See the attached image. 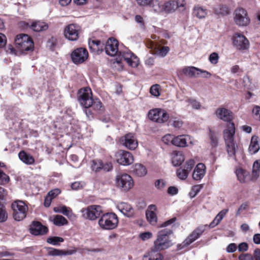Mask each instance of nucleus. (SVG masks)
<instances>
[{
  "label": "nucleus",
  "mask_w": 260,
  "mask_h": 260,
  "mask_svg": "<svg viewBox=\"0 0 260 260\" xmlns=\"http://www.w3.org/2000/svg\"><path fill=\"white\" fill-rule=\"evenodd\" d=\"M118 41L113 38H110L107 40L106 43L105 47V52L107 54L111 56L117 55L118 53ZM119 53L120 56H121V58L120 59V60L123 58L129 66L133 68H136L138 66L139 59L138 57L132 52L126 51L123 52L122 53L120 52H119Z\"/></svg>",
  "instance_id": "nucleus-1"
},
{
  "label": "nucleus",
  "mask_w": 260,
  "mask_h": 260,
  "mask_svg": "<svg viewBox=\"0 0 260 260\" xmlns=\"http://www.w3.org/2000/svg\"><path fill=\"white\" fill-rule=\"evenodd\" d=\"M172 232L170 230L165 229L159 231L157 233V239L154 241V249L159 251L168 248L172 245L170 240L169 235Z\"/></svg>",
  "instance_id": "nucleus-2"
},
{
  "label": "nucleus",
  "mask_w": 260,
  "mask_h": 260,
  "mask_svg": "<svg viewBox=\"0 0 260 260\" xmlns=\"http://www.w3.org/2000/svg\"><path fill=\"white\" fill-rule=\"evenodd\" d=\"M235 133V127L234 123H230L223 132L227 152L231 156H233L236 152V145L234 142Z\"/></svg>",
  "instance_id": "nucleus-3"
},
{
  "label": "nucleus",
  "mask_w": 260,
  "mask_h": 260,
  "mask_svg": "<svg viewBox=\"0 0 260 260\" xmlns=\"http://www.w3.org/2000/svg\"><path fill=\"white\" fill-rule=\"evenodd\" d=\"M118 219L115 213H108L103 214L99 220L98 224L103 230H111L116 228Z\"/></svg>",
  "instance_id": "nucleus-4"
},
{
  "label": "nucleus",
  "mask_w": 260,
  "mask_h": 260,
  "mask_svg": "<svg viewBox=\"0 0 260 260\" xmlns=\"http://www.w3.org/2000/svg\"><path fill=\"white\" fill-rule=\"evenodd\" d=\"M16 48L21 52L32 50L34 43L31 38L27 35L19 34L17 35L15 40Z\"/></svg>",
  "instance_id": "nucleus-5"
},
{
  "label": "nucleus",
  "mask_w": 260,
  "mask_h": 260,
  "mask_svg": "<svg viewBox=\"0 0 260 260\" xmlns=\"http://www.w3.org/2000/svg\"><path fill=\"white\" fill-rule=\"evenodd\" d=\"M11 207L13 211V217L15 220L20 221L26 217L28 207L24 202L15 201L12 204Z\"/></svg>",
  "instance_id": "nucleus-6"
},
{
  "label": "nucleus",
  "mask_w": 260,
  "mask_h": 260,
  "mask_svg": "<svg viewBox=\"0 0 260 260\" xmlns=\"http://www.w3.org/2000/svg\"><path fill=\"white\" fill-rule=\"evenodd\" d=\"M115 183L117 187L123 191H128L133 185V180L131 176L126 173H119L115 178Z\"/></svg>",
  "instance_id": "nucleus-7"
},
{
  "label": "nucleus",
  "mask_w": 260,
  "mask_h": 260,
  "mask_svg": "<svg viewBox=\"0 0 260 260\" xmlns=\"http://www.w3.org/2000/svg\"><path fill=\"white\" fill-rule=\"evenodd\" d=\"M83 216L86 219L94 220L100 217L103 211L99 205H91L81 210Z\"/></svg>",
  "instance_id": "nucleus-8"
},
{
  "label": "nucleus",
  "mask_w": 260,
  "mask_h": 260,
  "mask_svg": "<svg viewBox=\"0 0 260 260\" xmlns=\"http://www.w3.org/2000/svg\"><path fill=\"white\" fill-rule=\"evenodd\" d=\"M78 97L81 106L85 108L91 107L92 104V98L90 88L86 87L80 89L78 91Z\"/></svg>",
  "instance_id": "nucleus-9"
},
{
  "label": "nucleus",
  "mask_w": 260,
  "mask_h": 260,
  "mask_svg": "<svg viewBox=\"0 0 260 260\" xmlns=\"http://www.w3.org/2000/svg\"><path fill=\"white\" fill-rule=\"evenodd\" d=\"M88 52L85 48L79 47L74 49L71 54L72 61L75 64L84 62L88 58Z\"/></svg>",
  "instance_id": "nucleus-10"
},
{
  "label": "nucleus",
  "mask_w": 260,
  "mask_h": 260,
  "mask_svg": "<svg viewBox=\"0 0 260 260\" xmlns=\"http://www.w3.org/2000/svg\"><path fill=\"white\" fill-rule=\"evenodd\" d=\"M148 117L153 121L162 123L166 122L169 119V116L165 110L156 108L149 111Z\"/></svg>",
  "instance_id": "nucleus-11"
},
{
  "label": "nucleus",
  "mask_w": 260,
  "mask_h": 260,
  "mask_svg": "<svg viewBox=\"0 0 260 260\" xmlns=\"http://www.w3.org/2000/svg\"><path fill=\"white\" fill-rule=\"evenodd\" d=\"M120 144L126 149L134 150L138 146V142L135 135L133 133H128L120 139Z\"/></svg>",
  "instance_id": "nucleus-12"
},
{
  "label": "nucleus",
  "mask_w": 260,
  "mask_h": 260,
  "mask_svg": "<svg viewBox=\"0 0 260 260\" xmlns=\"http://www.w3.org/2000/svg\"><path fill=\"white\" fill-rule=\"evenodd\" d=\"M117 162L123 166H129L132 164L134 160L133 154L127 151L120 150L115 154Z\"/></svg>",
  "instance_id": "nucleus-13"
},
{
  "label": "nucleus",
  "mask_w": 260,
  "mask_h": 260,
  "mask_svg": "<svg viewBox=\"0 0 260 260\" xmlns=\"http://www.w3.org/2000/svg\"><path fill=\"white\" fill-rule=\"evenodd\" d=\"M147 47L151 49L152 53L157 56L164 57L167 55L170 48L168 46L161 47L155 41L148 40Z\"/></svg>",
  "instance_id": "nucleus-14"
},
{
  "label": "nucleus",
  "mask_w": 260,
  "mask_h": 260,
  "mask_svg": "<svg viewBox=\"0 0 260 260\" xmlns=\"http://www.w3.org/2000/svg\"><path fill=\"white\" fill-rule=\"evenodd\" d=\"M80 27L75 24L67 25L64 29V37L70 41H76L79 38Z\"/></svg>",
  "instance_id": "nucleus-15"
},
{
  "label": "nucleus",
  "mask_w": 260,
  "mask_h": 260,
  "mask_svg": "<svg viewBox=\"0 0 260 260\" xmlns=\"http://www.w3.org/2000/svg\"><path fill=\"white\" fill-rule=\"evenodd\" d=\"M215 114L219 119L224 121L229 122L228 125L232 123L231 121L233 119V114L229 110L224 108H219L216 110ZM228 126V125H227V126Z\"/></svg>",
  "instance_id": "nucleus-16"
},
{
  "label": "nucleus",
  "mask_w": 260,
  "mask_h": 260,
  "mask_svg": "<svg viewBox=\"0 0 260 260\" xmlns=\"http://www.w3.org/2000/svg\"><path fill=\"white\" fill-rule=\"evenodd\" d=\"M47 232V228L38 221L33 222L30 228V232L35 236L42 235Z\"/></svg>",
  "instance_id": "nucleus-17"
},
{
  "label": "nucleus",
  "mask_w": 260,
  "mask_h": 260,
  "mask_svg": "<svg viewBox=\"0 0 260 260\" xmlns=\"http://www.w3.org/2000/svg\"><path fill=\"white\" fill-rule=\"evenodd\" d=\"M157 207L155 205H149L146 211V216L148 222L154 225L157 222V217L155 213Z\"/></svg>",
  "instance_id": "nucleus-18"
},
{
  "label": "nucleus",
  "mask_w": 260,
  "mask_h": 260,
  "mask_svg": "<svg viewBox=\"0 0 260 260\" xmlns=\"http://www.w3.org/2000/svg\"><path fill=\"white\" fill-rule=\"evenodd\" d=\"M117 208L120 212L128 217H132L134 214V209L127 203H120L117 205Z\"/></svg>",
  "instance_id": "nucleus-19"
},
{
  "label": "nucleus",
  "mask_w": 260,
  "mask_h": 260,
  "mask_svg": "<svg viewBox=\"0 0 260 260\" xmlns=\"http://www.w3.org/2000/svg\"><path fill=\"white\" fill-rule=\"evenodd\" d=\"M164 256L160 253V251L154 249L152 247L150 251L146 253L143 257V260H163Z\"/></svg>",
  "instance_id": "nucleus-20"
},
{
  "label": "nucleus",
  "mask_w": 260,
  "mask_h": 260,
  "mask_svg": "<svg viewBox=\"0 0 260 260\" xmlns=\"http://www.w3.org/2000/svg\"><path fill=\"white\" fill-rule=\"evenodd\" d=\"M206 173V166L204 164H198L194 168L192 178L196 180H200L205 176Z\"/></svg>",
  "instance_id": "nucleus-21"
},
{
  "label": "nucleus",
  "mask_w": 260,
  "mask_h": 260,
  "mask_svg": "<svg viewBox=\"0 0 260 260\" xmlns=\"http://www.w3.org/2000/svg\"><path fill=\"white\" fill-rule=\"evenodd\" d=\"M234 21L236 24L244 25V9L242 7L237 8L234 13Z\"/></svg>",
  "instance_id": "nucleus-22"
},
{
  "label": "nucleus",
  "mask_w": 260,
  "mask_h": 260,
  "mask_svg": "<svg viewBox=\"0 0 260 260\" xmlns=\"http://www.w3.org/2000/svg\"><path fill=\"white\" fill-rule=\"evenodd\" d=\"M26 26L31 28L35 31H41L46 30L48 28V25L44 22L41 21H36L32 22L30 25L28 23H26Z\"/></svg>",
  "instance_id": "nucleus-23"
},
{
  "label": "nucleus",
  "mask_w": 260,
  "mask_h": 260,
  "mask_svg": "<svg viewBox=\"0 0 260 260\" xmlns=\"http://www.w3.org/2000/svg\"><path fill=\"white\" fill-rule=\"evenodd\" d=\"M184 156L181 151H174L171 154L172 163L174 166H179L184 160Z\"/></svg>",
  "instance_id": "nucleus-24"
},
{
  "label": "nucleus",
  "mask_w": 260,
  "mask_h": 260,
  "mask_svg": "<svg viewBox=\"0 0 260 260\" xmlns=\"http://www.w3.org/2000/svg\"><path fill=\"white\" fill-rule=\"evenodd\" d=\"M61 191L59 189L55 188L50 190L46 197L44 201V206L48 207L50 206L52 200L56 198L60 193Z\"/></svg>",
  "instance_id": "nucleus-25"
},
{
  "label": "nucleus",
  "mask_w": 260,
  "mask_h": 260,
  "mask_svg": "<svg viewBox=\"0 0 260 260\" xmlns=\"http://www.w3.org/2000/svg\"><path fill=\"white\" fill-rule=\"evenodd\" d=\"M234 46L238 50H242L244 46V36L240 33H236L233 37Z\"/></svg>",
  "instance_id": "nucleus-26"
},
{
  "label": "nucleus",
  "mask_w": 260,
  "mask_h": 260,
  "mask_svg": "<svg viewBox=\"0 0 260 260\" xmlns=\"http://www.w3.org/2000/svg\"><path fill=\"white\" fill-rule=\"evenodd\" d=\"M19 157L21 161H22L25 164L31 165L34 164L35 159L34 157L26 153L24 151H21L18 154Z\"/></svg>",
  "instance_id": "nucleus-27"
},
{
  "label": "nucleus",
  "mask_w": 260,
  "mask_h": 260,
  "mask_svg": "<svg viewBox=\"0 0 260 260\" xmlns=\"http://www.w3.org/2000/svg\"><path fill=\"white\" fill-rule=\"evenodd\" d=\"M176 1H169L164 3V12L167 14L174 13L177 10Z\"/></svg>",
  "instance_id": "nucleus-28"
},
{
  "label": "nucleus",
  "mask_w": 260,
  "mask_h": 260,
  "mask_svg": "<svg viewBox=\"0 0 260 260\" xmlns=\"http://www.w3.org/2000/svg\"><path fill=\"white\" fill-rule=\"evenodd\" d=\"M173 145L180 147H184L187 146V139L185 135H179L174 137Z\"/></svg>",
  "instance_id": "nucleus-29"
},
{
  "label": "nucleus",
  "mask_w": 260,
  "mask_h": 260,
  "mask_svg": "<svg viewBox=\"0 0 260 260\" xmlns=\"http://www.w3.org/2000/svg\"><path fill=\"white\" fill-rule=\"evenodd\" d=\"M257 140L258 137L256 136H254L251 138V143L248 148V151L251 154H255L259 149Z\"/></svg>",
  "instance_id": "nucleus-30"
},
{
  "label": "nucleus",
  "mask_w": 260,
  "mask_h": 260,
  "mask_svg": "<svg viewBox=\"0 0 260 260\" xmlns=\"http://www.w3.org/2000/svg\"><path fill=\"white\" fill-rule=\"evenodd\" d=\"M199 69L193 67L185 68L183 69V73L190 77H199Z\"/></svg>",
  "instance_id": "nucleus-31"
},
{
  "label": "nucleus",
  "mask_w": 260,
  "mask_h": 260,
  "mask_svg": "<svg viewBox=\"0 0 260 260\" xmlns=\"http://www.w3.org/2000/svg\"><path fill=\"white\" fill-rule=\"evenodd\" d=\"M148 7H150L155 12L158 13L164 12V3H161L158 0H153Z\"/></svg>",
  "instance_id": "nucleus-32"
},
{
  "label": "nucleus",
  "mask_w": 260,
  "mask_h": 260,
  "mask_svg": "<svg viewBox=\"0 0 260 260\" xmlns=\"http://www.w3.org/2000/svg\"><path fill=\"white\" fill-rule=\"evenodd\" d=\"M134 172L139 177H143L146 175L147 170L146 168L140 164H137L134 166Z\"/></svg>",
  "instance_id": "nucleus-33"
},
{
  "label": "nucleus",
  "mask_w": 260,
  "mask_h": 260,
  "mask_svg": "<svg viewBox=\"0 0 260 260\" xmlns=\"http://www.w3.org/2000/svg\"><path fill=\"white\" fill-rule=\"evenodd\" d=\"M193 15L199 19H202L207 15V11L199 6H195L193 9Z\"/></svg>",
  "instance_id": "nucleus-34"
},
{
  "label": "nucleus",
  "mask_w": 260,
  "mask_h": 260,
  "mask_svg": "<svg viewBox=\"0 0 260 260\" xmlns=\"http://www.w3.org/2000/svg\"><path fill=\"white\" fill-rule=\"evenodd\" d=\"M230 9L225 5H220L215 8V13L218 15L223 16L230 13Z\"/></svg>",
  "instance_id": "nucleus-35"
},
{
  "label": "nucleus",
  "mask_w": 260,
  "mask_h": 260,
  "mask_svg": "<svg viewBox=\"0 0 260 260\" xmlns=\"http://www.w3.org/2000/svg\"><path fill=\"white\" fill-rule=\"evenodd\" d=\"M54 211L56 213H61L66 216H68L71 212V209L65 206L54 207Z\"/></svg>",
  "instance_id": "nucleus-36"
},
{
  "label": "nucleus",
  "mask_w": 260,
  "mask_h": 260,
  "mask_svg": "<svg viewBox=\"0 0 260 260\" xmlns=\"http://www.w3.org/2000/svg\"><path fill=\"white\" fill-rule=\"evenodd\" d=\"M53 223L57 226H61L67 224L68 221L62 216L57 215L54 218Z\"/></svg>",
  "instance_id": "nucleus-37"
},
{
  "label": "nucleus",
  "mask_w": 260,
  "mask_h": 260,
  "mask_svg": "<svg viewBox=\"0 0 260 260\" xmlns=\"http://www.w3.org/2000/svg\"><path fill=\"white\" fill-rule=\"evenodd\" d=\"M193 231L183 242L184 246H187L194 241L199 236Z\"/></svg>",
  "instance_id": "nucleus-38"
},
{
  "label": "nucleus",
  "mask_w": 260,
  "mask_h": 260,
  "mask_svg": "<svg viewBox=\"0 0 260 260\" xmlns=\"http://www.w3.org/2000/svg\"><path fill=\"white\" fill-rule=\"evenodd\" d=\"M209 136L210 140V143L213 147H215L218 145V138L216 134L213 131L210 130Z\"/></svg>",
  "instance_id": "nucleus-39"
},
{
  "label": "nucleus",
  "mask_w": 260,
  "mask_h": 260,
  "mask_svg": "<svg viewBox=\"0 0 260 260\" xmlns=\"http://www.w3.org/2000/svg\"><path fill=\"white\" fill-rule=\"evenodd\" d=\"M64 239L59 237H50L47 238V242L53 245H59L60 242H63Z\"/></svg>",
  "instance_id": "nucleus-40"
},
{
  "label": "nucleus",
  "mask_w": 260,
  "mask_h": 260,
  "mask_svg": "<svg viewBox=\"0 0 260 260\" xmlns=\"http://www.w3.org/2000/svg\"><path fill=\"white\" fill-rule=\"evenodd\" d=\"M235 173L238 180L243 182L244 181V171L242 166H239L236 168Z\"/></svg>",
  "instance_id": "nucleus-41"
},
{
  "label": "nucleus",
  "mask_w": 260,
  "mask_h": 260,
  "mask_svg": "<svg viewBox=\"0 0 260 260\" xmlns=\"http://www.w3.org/2000/svg\"><path fill=\"white\" fill-rule=\"evenodd\" d=\"M92 108L98 112L103 111V108L102 107V103L99 100L93 101L92 100V104L91 106Z\"/></svg>",
  "instance_id": "nucleus-42"
},
{
  "label": "nucleus",
  "mask_w": 260,
  "mask_h": 260,
  "mask_svg": "<svg viewBox=\"0 0 260 260\" xmlns=\"http://www.w3.org/2000/svg\"><path fill=\"white\" fill-rule=\"evenodd\" d=\"M188 173L183 168H180L177 170V175L181 180H185L188 175Z\"/></svg>",
  "instance_id": "nucleus-43"
},
{
  "label": "nucleus",
  "mask_w": 260,
  "mask_h": 260,
  "mask_svg": "<svg viewBox=\"0 0 260 260\" xmlns=\"http://www.w3.org/2000/svg\"><path fill=\"white\" fill-rule=\"evenodd\" d=\"M47 253L49 255L51 256L62 255L63 250L53 248H49L48 249Z\"/></svg>",
  "instance_id": "nucleus-44"
},
{
  "label": "nucleus",
  "mask_w": 260,
  "mask_h": 260,
  "mask_svg": "<svg viewBox=\"0 0 260 260\" xmlns=\"http://www.w3.org/2000/svg\"><path fill=\"white\" fill-rule=\"evenodd\" d=\"M137 5L141 7L145 8L148 7L153 0H135Z\"/></svg>",
  "instance_id": "nucleus-45"
},
{
  "label": "nucleus",
  "mask_w": 260,
  "mask_h": 260,
  "mask_svg": "<svg viewBox=\"0 0 260 260\" xmlns=\"http://www.w3.org/2000/svg\"><path fill=\"white\" fill-rule=\"evenodd\" d=\"M194 165V161L193 159H189L186 161L185 163L183 169L186 170L188 173L193 168Z\"/></svg>",
  "instance_id": "nucleus-46"
},
{
  "label": "nucleus",
  "mask_w": 260,
  "mask_h": 260,
  "mask_svg": "<svg viewBox=\"0 0 260 260\" xmlns=\"http://www.w3.org/2000/svg\"><path fill=\"white\" fill-rule=\"evenodd\" d=\"M174 136L170 134H167L164 136L162 138V142L166 144L169 145L171 144L173 145Z\"/></svg>",
  "instance_id": "nucleus-47"
},
{
  "label": "nucleus",
  "mask_w": 260,
  "mask_h": 260,
  "mask_svg": "<svg viewBox=\"0 0 260 260\" xmlns=\"http://www.w3.org/2000/svg\"><path fill=\"white\" fill-rule=\"evenodd\" d=\"M150 92L154 96H158L160 95L159 86L158 84L152 85L150 89Z\"/></svg>",
  "instance_id": "nucleus-48"
},
{
  "label": "nucleus",
  "mask_w": 260,
  "mask_h": 260,
  "mask_svg": "<svg viewBox=\"0 0 260 260\" xmlns=\"http://www.w3.org/2000/svg\"><path fill=\"white\" fill-rule=\"evenodd\" d=\"M102 161L101 160L94 161H92V165L91 166V168L93 171L95 172H98L100 170H102Z\"/></svg>",
  "instance_id": "nucleus-49"
},
{
  "label": "nucleus",
  "mask_w": 260,
  "mask_h": 260,
  "mask_svg": "<svg viewBox=\"0 0 260 260\" xmlns=\"http://www.w3.org/2000/svg\"><path fill=\"white\" fill-rule=\"evenodd\" d=\"M218 54L216 52H213L209 55V60L213 64H216L218 61Z\"/></svg>",
  "instance_id": "nucleus-50"
},
{
  "label": "nucleus",
  "mask_w": 260,
  "mask_h": 260,
  "mask_svg": "<svg viewBox=\"0 0 260 260\" xmlns=\"http://www.w3.org/2000/svg\"><path fill=\"white\" fill-rule=\"evenodd\" d=\"M85 185V184L84 182L77 181L73 183L71 186L72 189L78 190L82 188Z\"/></svg>",
  "instance_id": "nucleus-51"
},
{
  "label": "nucleus",
  "mask_w": 260,
  "mask_h": 260,
  "mask_svg": "<svg viewBox=\"0 0 260 260\" xmlns=\"http://www.w3.org/2000/svg\"><path fill=\"white\" fill-rule=\"evenodd\" d=\"M9 181V177L0 169V184H4Z\"/></svg>",
  "instance_id": "nucleus-52"
},
{
  "label": "nucleus",
  "mask_w": 260,
  "mask_h": 260,
  "mask_svg": "<svg viewBox=\"0 0 260 260\" xmlns=\"http://www.w3.org/2000/svg\"><path fill=\"white\" fill-rule=\"evenodd\" d=\"M202 187V185H197L192 187L191 191L190 192V196L191 197H194L200 191Z\"/></svg>",
  "instance_id": "nucleus-53"
},
{
  "label": "nucleus",
  "mask_w": 260,
  "mask_h": 260,
  "mask_svg": "<svg viewBox=\"0 0 260 260\" xmlns=\"http://www.w3.org/2000/svg\"><path fill=\"white\" fill-rule=\"evenodd\" d=\"M166 186V182L162 179H158L155 182V186L158 189H162Z\"/></svg>",
  "instance_id": "nucleus-54"
},
{
  "label": "nucleus",
  "mask_w": 260,
  "mask_h": 260,
  "mask_svg": "<svg viewBox=\"0 0 260 260\" xmlns=\"http://www.w3.org/2000/svg\"><path fill=\"white\" fill-rule=\"evenodd\" d=\"M187 102L190 104L193 108L196 109H199L200 108L201 104L196 100L193 99H188Z\"/></svg>",
  "instance_id": "nucleus-55"
},
{
  "label": "nucleus",
  "mask_w": 260,
  "mask_h": 260,
  "mask_svg": "<svg viewBox=\"0 0 260 260\" xmlns=\"http://www.w3.org/2000/svg\"><path fill=\"white\" fill-rule=\"evenodd\" d=\"M222 218H221L219 215L217 214L214 219L211 222L209 225V227L210 228H213L218 225L220 222L222 220Z\"/></svg>",
  "instance_id": "nucleus-56"
},
{
  "label": "nucleus",
  "mask_w": 260,
  "mask_h": 260,
  "mask_svg": "<svg viewBox=\"0 0 260 260\" xmlns=\"http://www.w3.org/2000/svg\"><path fill=\"white\" fill-rule=\"evenodd\" d=\"M139 237L143 241H145L150 239L152 237V234L151 232H147L140 234Z\"/></svg>",
  "instance_id": "nucleus-57"
},
{
  "label": "nucleus",
  "mask_w": 260,
  "mask_h": 260,
  "mask_svg": "<svg viewBox=\"0 0 260 260\" xmlns=\"http://www.w3.org/2000/svg\"><path fill=\"white\" fill-rule=\"evenodd\" d=\"M8 216L6 211L2 208H0V222H4L7 219Z\"/></svg>",
  "instance_id": "nucleus-58"
},
{
  "label": "nucleus",
  "mask_w": 260,
  "mask_h": 260,
  "mask_svg": "<svg viewBox=\"0 0 260 260\" xmlns=\"http://www.w3.org/2000/svg\"><path fill=\"white\" fill-rule=\"evenodd\" d=\"M135 20L137 23L140 24V26L142 28H144V22L143 18L141 16L139 15H136L135 17Z\"/></svg>",
  "instance_id": "nucleus-59"
},
{
  "label": "nucleus",
  "mask_w": 260,
  "mask_h": 260,
  "mask_svg": "<svg viewBox=\"0 0 260 260\" xmlns=\"http://www.w3.org/2000/svg\"><path fill=\"white\" fill-rule=\"evenodd\" d=\"M252 113L254 115L255 119L260 120V107L255 106L253 109Z\"/></svg>",
  "instance_id": "nucleus-60"
},
{
  "label": "nucleus",
  "mask_w": 260,
  "mask_h": 260,
  "mask_svg": "<svg viewBox=\"0 0 260 260\" xmlns=\"http://www.w3.org/2000/svg\"><path fill=\"white\" fill-rule=\"evenodd\" d=\"M198 74H199V77H201L202 78H207L210 77L211 76L210 73H209L208 72L205 71V70H201L199 69Z\"/></svg>",
  "instance_id": "nucleus-61"
},
{
  "label": "nucleus",
  "mask_w": 260,
  "mask_h": 260,
  "mask_svg": "<svg viewBox=\"0 0 260 260\" xmlns=\"http://www.w3.org/2000/svg\"><path fill=\"white\" fill-rule=\"evenodd\" d=\"M206 226L207 225H200L193 231L195 233H196V234H197L198 236L200 237L202 235V234L205 231Z\"/></svg>",
  "instance_id": "nucleus-62"
},
{
  "label": "nucleus",
  "mask_w": 260,
  "mask_h": 260,
  "mask_svg": "<svg viewBox=\"0 0 260 260\" xmlns=\"http://www.w3.org/2000/svg\"><path fill=\"white\" fill-rule=\"evenodd\" d=\"M176 4L177 6V9L178 8H182V10L185 9L186 3L185 0H177L176 1Z\"/></svg>",
  "instance_id": "nucleus-63"
},
{
  "label": "nucleus",
  "mask_w": 260,
  "mask_h": 260,
  "mask_svg": "<svg viewBox=\"0 0 260 260\" xmlns=\"http://www.w3.org/2000/svg\"><path fill=\"white\" fill-rule=\"evenodd\" d=\"M102 170H103L106 172H108L111 170L113 168L112 164L110 162H107L104 164L102 162Z\"/></svg>",
  "instance_id": "nucleus-64"
}]
</instances>
